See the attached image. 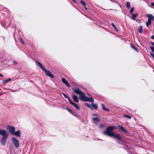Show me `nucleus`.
<instances>
[{
    "label": "nucleus",
    "instance_id": "f257e3e1",
    "mask_svg": "<svg viewBox=\"0 0 154 154\" xmlns=\"http://www.w3.org/2000/svg\"><path fill=\"white\" fill-rule=\"evenodd\" d=\"M116 129V127L114 126H109L107 127L105 131L103 132V133L108 136L113 137L115 139L121 140L122 139L119 135L118 134H115L111 131L113 130Z\"/></svg>",
    "mask_w": 154,
    "mask_h": 154
},
{
    "label": "nucleus",
    "instance_id": "f03ea898",
    "mask_svg": "<svg viewBox=\"0 0 154 154\" xmlns=\"http://www.w3.org/2000/svg\"><path fill=\"white\" fill-rule=\"evenodd\" d=\"M36 63L38 65L39 67L45 72L46 75H48L51 78H54V75H53L51 74V72L49 70L46 69L42 64L40 63L38 61H36Z\"/></svg>",
    "mask_w": 154,
    "mask_h": 154
},
{
    "label": "nucleus",
    "instance_id": "7ed1b4c3",
    "mask_svg": "<svg viewBox=\"0 0 154 154\" xmlns=\"http://www.w3.org/2000/svg\"><path fill=\"white\" fill-rule=\"evenodd\" d=\"M4 132L3 133L4 134V135H1L3 136V137H2L1 141V144L3 146L5 145L7 139L8 135V134L7 133L5 130Z\"/></svg>",
    "mask_w": 154,
    "mask_h": 154
},
{
    "label": "nucleus",
    "instance_id": "20e7f679",
    "mask_svg": "<svg viewBox=\"0 0 154 154\" xmlns=\"http://www.w3.org/2000/svg\"><path fill=\"white\" fill-rule=\"evenodd\" d=\"M11 140L15 148H18L19 147V141L15 137H12L11 138Z\"/></svg>",
    "mask_w": 154,
    "mask_h": 154
},
{
    "label": "nucleus",
    "instance_id": "39448f33",
    "mask_svg": "<svg viewBox=\"0 0 154 154\" xmlns=\"http://www.w3.org/2000/svg\"><path fill=\"white\" fill-rule=\"evenodd\" d=\"M6 129L11 134L13 135L15 131V128L13 126L8 125L6 127Z\"/></svg>",
    "mask_w": 154,
    "mask_h": 154
},
{
    "label": "nucleus",
    "instance_id": "423d86ee",
    "mask_svg": "<svg viewBox=\"0 0 154 154\" xmlns=\"http://www.w3.org/2000/svg\"><path fill=\"white\" fill-rule=\"evenodd\" d=\"M72 90L74 93L79 95H80L83 92H82L81 91L79 88L76 87L73 88Z\"/></svg>",
    "mask_w": 154,
    "mask_h": 154
},
{
    "label": "nucleus",
    "instance_id": "0eeeda50",
    "mask_svg": "<svg viewBox=\"0 0 154 154\" xmlns=\"http://www.w3.org/2000/svg\"><path fill=\"white\" fill-rule=\"evenodd\" d=\"M87 97H86L84 93L83 92L80 95L79 99L85 101V100L86 99Z\"/></svg>",
    "mask_w": 154,
    "mask_h": 154
},
{
    "label": "nucleus",
    "instance_id": "6e6552de",
    "mask_svg": "<svg viewBox=\"0 0 154 154\" xmlns=\"http://www.w3.org/2000/svg\"><path fill=\"white\" fill-rule=\"evenodd\" d=\"M69 102L73 106L77 109L80 110V108L77 104H75V103L73 102L71 100H69Z\"/></svg>",
    "mask_w": 154,
    "mask_h": 154
},
{
    "label": "nucleus",
    "instance_id": "1a4fd4ad",
    "mask_svg": "<svg viewBox=\"0 0 154 154\" xmlns=\"http://www.w3.org/2000/svg\"><path fill=\"white\" fill-rule=\"evenodd\" d=\"M21 134L20 131V130H18L16 131H14L13 135L16 137H20L21 136Z\"/></svg>",
    "mask_w": 154,
    "mask_h": 154
},
{
    "label": "nucleus",
    "instance_id": "9d476101",
    "mask_svg": "<svg viewBox=\"0 0 154 154\" xmlns=\"http://www.w3.org/2000/svg\"><path fill=\"white\" fill-rule=\"evenodd\" d=\"M62 81L65 84L67 87L69 88L70 87V85L68 83L67 81L65 78H62Z\"/></svg>",
    "mask_w": 154,
    "mask_h": 154
},
{
    "label": "nucleus",
    "instance_id": "9b49d317",
    "mask_svg": "<svg viewBox=\"0 0 154 154\" xmlns=\"http://www.w3.org/2000/svg\"><path fill=\"white\" fill-rule=\"evenodd\" d=\"M146 17L148 18V20H154V17L151 14H148L146 15Z\"/></svg>",
    "mask_w": 154,
    "mask_h": 154
},
{
    "label": "nucleus",
    "instance_id": "f8f14e48",
    "mask_svg": "<svg viewBox=\"0 0 154 154\" xmlns=\"http://www.w3.org/2000/svg\"><path fill=\"white\" fill-rule=\"evenodd\" d=\"M72 97L75 102L76 103L79 102L78 98L75 95L73 94L72 95Z\"/></svg>",
    "mask_w": 154,
    "mask_h": 154
},
{
    "label": "nucleus",
    "instance_id": "ddd939ff",
    "mask_svg": "<svg viewBox=\"0 0 154 154\" xmlns=\"http://www.w3.org/2000/svg\"><path fill=\"white\" fill-rule=\"evenodd\" d=\"M118 126L119 128L124 133H128V131H127V130L122 126L120 125H119Z\"/></svg>",
    "mask_w": 154,
    "mask_h": 154
},
{
    "label": "nucleus",
    "instance_id": "4468645a",
    "mask_svg": "<svg viewBox=\"0 0 154 154\" xmlns=\"http://www.w3.org/2000/svg\"><path fill=\"white\" fill-rule=\"evenodd\" d=\"M85 101H89L91 103H94V100L93 97L88 98L87 97L86 99L85 100Z\"/></svg>",
    "mask_w": 154,
    "mask_h": 154
},
{
    "label": "nucleus",
    "instance_id": "2eb2a0df",
    "mask_svg": "<svg viewBox=\"0 0 154 154\" xmlns=\"http://www.w3.org/2000/svg\"><path fill=\"white\" fill-rule=\"evenodd\" d=\"M92 106L93 108V110L95 109L96 110H97L98 109V106L95 103H92Z\"/></svg>",
    "mask_w": 154,
    "mask_h": 154
},
{
    "label": "nucleus",
    "instance_id": "dca6fc26",
    "mask_svg": "<svg viewBox=\"0 0 154 154\" xmlns=\"http://www.w3.org/2000/svg\"><path fill=\"white\" fill-rule=\"evenodd\" d=\"M101 106H102V109L106 111H109V110L108 109H107L105 108L104 105L103 103L101 104Z\"/></svg>",
    "mask_w": 154,
    "mask_h": 154
},
{
    "label": "nucleus",
    "instance_id": "f3484780",
    "mask_svg": "<svg viewBox=\"0 0 154 154\" xmlns=\"http://www.w3.org/2000/svg\"><path fill=\"white\" fill-rule=\"evenodd\" d=\"M85 105L86 106L88 107L91 110H93V108H92V106L90 104H89L88 103H85Z\"/></svg>",
    "mask_w": 154,
    "mask_h": 154
},
{
    "label": "nucleus",
    "instance_id": "a211bd4d",
    "mask_svg": "<svg viewBox=\"0 0 154 154\" xmlns=\"http://www.w3.org/2000/svg\"><path fill=\"white\" fill-rule=\"evenodd\" d=\"M143 30L142 26H140L138 28V32L140 33H142Z\"/></svg>",
    "mask_w": 154,
    "mask_h": 154
},
{
    "label": "nucleus",
    "instance_id": "6ab92c4d",
    "mask_svg": "<svg viewBox=\"0 0 154 154\" xmlns=\"http://www.w3.org/2000/svg\"><path fill=\"white\" fill-rule=\"evenodd\" d=\"M138 15L137 14H132V17L131 18V19L133 20H135V19L137 17V16Z\"/></svg>",
    "mask_w": 154,
    "mask_h": 154
},
{
    "label": "nucleus",
    "instance_id": "aec40b11",
    "mask_svg": "<svg viewBox=\"0 0 154 154\" xmlns=\"http://www.w3.org/2000/svg\"><path fill=\"white\" fill-rule=\"evenodd\" d=\"M151 23V20H148L147 22L146 23V25L148 27H149V25Z\"/></svg>",
    "mask_w": 154,
    "mask_h": 154
},
{
    "label": "nucleus",
    "instance_id": "412c9836",
    "mask_svg": "<svg viewBox=\"0 0 154 154\" xmlns=\"http://www.w3.org/2000/svg\"><path fill=\"white\" fill-rule=\"evenodd\" d=\"M11 80V79L10 78H9L6 80H3V83H7L10 81Z\"/></svg>",
    "mask_w": 154,
    "mask_h": 154
},
{
    "label": "nucleus",
    "instance_id": "4be33fe9",
    "mask_svg": "<svg viewBox=\"0 0 154 154\" xmlns=\"http://www.w3.org/2000/svg\"><path fill=\"white\" fill-rule=\"evenodd\" d=\"M130 5H131L130 3L128 2H126V6L128 9H129L130 8Z\"/></svg>",
    "mask_w": 154,
    "mask_h": 154
},
{
    "label": "nucleus",
    "instance_id": "5701e85b",
    "mask_svg": "<svg viewBox=\"0 0 154 154\" xmlns=\"http://www.w3.org/2000/svg\"><path fill=\"white\" fill-rule=\"evenodd\" d=\"M131 47L133 49H134L136 51H138L137 49L135 48V47L132 44H131Z\"/></svg>",
    "mask_w": 154,
    "mask_h": 154
},
{
    "label": "nucleus",
    "instance_id": "b1692460",
    "mask_svg": "<svg viewBox=\"0 0 154 154\" xmlns=\"http://www.w3.org/2000/svg\"><path fill=\"white\" fill-rule=\"evenodd\" d=\"M92 119L96 122H99L100 121V119L98 118H92Z\"/></svg>",
    "mask_w": 154,
    "mask_h": 154
},
{
    "label": "nucleus",
    "instance_id": "393cba45",
    "mask_svg": "<svg viewBox=\"0 0 154 154\" xmlns=\"http://www.w3.org/2000/svg\"><path fill=\"white\" fill-rule=\"evenodd\" d=\"M111 25H112V26H113V27L115 29V30H116V31H118V29L117 28V27L116 26H115V25L113 23H112L111 24Z\"/></svg>",
    "mask_w": 154,
    "mask_h": 154
},
{
    "label": "nucleus",
    "instance_id": "a878e982",
    "mask_svg": "<svg viewBox=\"0 0 154 154\" xmlns=\"http://www.w3.org/2000/svg\"><path fill=\"white\" fill-rule=\"evenodd\" d=\"M62 94L63 95V96L65 98H67L68 99V100L69 101V100H71L70 99H69L68 96L66 94H65L64 93H62Z\"/></svg>",
    "mask_w": 154,
    "mask_h": 154
},
{
    "label": "nucleus",
    "instance_id": "bb28decb",
    "mask_svg": "<svg viewBox=\"0 0 154 154\" xmlns=\"http://www.w3.org/2000/svg\"><path fill=\"white\" fill-rule=\"evenodd\" d=\"M134 7H133V8H132L130 11V13L131 14H132V13H133V11H134Z\"/></svg>",
    "mask_w": 154,
    "mask_h": 154
},
{
    "label": "nucleus",
    "instance_id": "cd10ccee",
    "mask_svg": "<svg viewBox=\"0 0 154 154\" xmlns=\"http://www.w3.org/2000/svg\"><path fill=\"white\" fill-rule=\"evenodd\" d=\"M81 3L83 6H86V3L84 1H83L81 0Z\"/></svg>",
    "mask_w": 154,
    "mask_h": 154
},
{
    "label": "nucleus",
    "instance_id": "c85d7f7f",
    "mask_svg": "<svg viewBox=\"0 0 154 154\" xmlns=\"http://www.w3.org/2000/svg\"><path fill=\"white\" fill-rule=\"evenodd\" d=\"M4 130H1L0 129V134L1 135H4Z\"/></svg>",
    "mask_w": 154,
    "mask_h": 154
},
{
    "label": "nucleus",
    "instance_id": "c756f323",
    "mask_svg": "<svg viewBox=\"0 0 154 154\" xmlns=\"http://www.w3.org/2000/svg\"><path fill=\"white\" fill-rule=\"evenodd\" d=\"M124 117L128 118V119H131V117L130 116H128V115H124Z\"/></svg>",
    "mask_w": 154,
    "mask_h": 154
},
{
    "label": "nucleus",
    "instance_id": "7c9ffc66",
    "mask_svg": "<svg viewBox=\"0 0 154 154\" xmlns=\"http://www.w3.org/2000/svg\"><path fill=\"white\" fill-rule=\"evenodd\" d=\"M19 40H20V42L21 43H22L23 44H24V42H23V39L22 38H20Z\"/></svg>",
    "mask_w": 154,
    "mask_h": 154
},
{
    "label": "nucleus",
    "instance_id": "2f4dec72",
    "mask_svg": "<svg viewBox=\"0 0 154 154\" xmlns=\"http://www.w3.org/2000/svg\"><path fill=\"white\" fill-rule=\"evenodd\" d=\"M105 126V125L104 124H101L100 125V128H102L103 127H104Z\"/></svg>",
    "mask_w": 154,
    "mask_h": 154
},
{
    "label": "nucleus",
    "instance_id": "473e14b6",
    "mask_svg": "<svg viewBox=\"0 0 154 154\" xmlns=\"http://www.w3.org/2000/svg\"><path fill=\"white\" fill-rule=\"evenodd\" d=\"M151 50L154 53V47L153 46H151L150 47Z\"/></svg>",
    "mask_w": 154,
    "mask_h": 154
},
{
    "label": "nucleus",
    "instance_id": "72a5a7b5",
    "mask_svg": "<svg viewBox=\"0 0 154 154\" xmlns=\"http://www.w3.org/2000/svg\"><path fill=\"white\" fill-rule=\"evenodd\" d=\"M66 109L68 110L70 112H71V111H72L71 110L68 109V108H66Z\"/></svg>",
    "mask_w": 154,
    "mask_h": 154
},
{
    "label": "nucleus",
    "instance_id": "f704fd0d",
    "mask_svg": "<svg viewBox=\"0 0 154 154\" xmlns=\"http://www.w3.org/2000/svg\"><path fill=\"white\" fill-rule=\"evenodd\" d=\"M150 54L151 56L153 57V58H154V54L152 53H151Z\"/></svg>",
    "mask_w": 154,
    "mask_h": 154
},
{
    "label": "nucleus",
    "instance_id": "c9c22d12",
    "mask_svg": "<svg viewBox=\"0 0 154 154\" xmlns=\"http://www.w3.org/2000/svg\"><path fill=\"white\" fill-rule=\"evenodd\" d=\"M92 116H98V115L97 114H92Z\"/></svg>",
    "mask_w": 154,
    "mask_h": 154
},
{
    "label": "nucleus",
    "instance_id": "e433bc0d",
    "mask_svg": "<svg viewBox=\"0 0 154 154\" xmlns=\"http://www.w3.org/2000/svg\"><path fill=\"white\" fill-rule=\"evenodd\" d=\"M151 38L153 39H154V35L151 36Z\"/></svg>",
    "mask_w": 154,
    "mask_h": 154
},
{
    "label": "nucleus",
    "instance_id": "4c0bfd02",
    "mask_svg": "<svg viewBox=\"0 0 154 154\" xmlns=\"http://www.w3.org/2000/svg\"><path fill=\"white\" fill-rule=\"evenodd\" d=\"M74 115V116H76L77 118H79V116H78L77 115Z\"/></svg>",
    "mask_w": 154,
    "mask_h": 154
},
{
    "label": "nucleus",
    "instance_id": "58836bf2",
    "mask_svg": "<svg viewBox=\"0 0 154 154\" xmlns=\"http://www.w3.org/2000/svg\"><path fill=\"white\" fill-rule=\"evenodd\" d=\"M73 2H74V3H76L77 2L76 0H72Z\"/></svg>",
    "mask_w": 154,
    "mask_h": 154
},
{
    "label": "nucleus",
    "instance_id": "ea45409f",
    "mask_svg": "<svg viewBox=\"0 0 154 154\" xmlns=\"http://www.w3.org/2000/svg\"><path fill=\"white\" fill-rule=\"evenodd\" d=\"M151 5L153 6H154V2H152L151 3Z\"/></svg>",
    "mask_w": 154,
    "mask_h": 154
},
{
    "label": "nucleus",
    "instance_id": "a19ab883",
    "mask_svg": "<svg viewBox=\"0 0 154 154\" xmlns=\"http://www.w3.org/2000/svg\"><path fill=\"white\" fill-rule=\"evenodd\" d=\"M151 44H152V45L154 46V42H151Z\"/></svg>",
    "mask_w": 154,
    "mask_h": 154
},
{
    "label": "nucleus",
    "instance_id": "79ce46f5",
    "mask_svg": "<svg viewBox=\"0 0 154 154\" xmlns=\"http://www.w3.org/2000/svg\"><path fill=\"white\" fill-rule=\"evenodd\" d=\"M0 76L1 77H3V76L2 74L0 73Z\"/></svg>",
    "mask_w": 154,
    "mask_h": 154
},
{
    "label": "nucleus",
    "instance_id": "37998d69",
    "mask_svg": "<svg viewBox=\"0 0 154 154\" xmlns=\"http://www.w3.org/2000/svg\"><path fill=\"white\" fill-rule=\"evenodd\" d=\"M13 63H16V62L15 61H13Z\"/></svg>",
    "mask_w": 154,
    "mask_h": 154
},
{
    "label": "nucleus",
    "instance_id": "c03bdc74",
    "mask_svg": "<svg viewBox=\"0 0 154 154\" xmlns=\"http://www.w3.org/2000/svg\"><path fill=\"white\" fill-rule=\"evenodd\" d=\"M85 9L86 10L88 9L86 7H85Z\"/></svg>",
    "mask_w": 154,
    "mask_h": 154
},
{
    "label": "nucleus",
    "instance_id": "a18cd8bd",
    "mask_svg": "<svg viewBox=\"0 0 154 154\" xmlns=\"http://www.w3.org/2000/svg\"><path fill=\"white\" fill-rule=\"evenodd\" d=\"M119 5L120 7L121 8V7H122V6H121V5Z\"/></svg>",
    "mask_w": 154,
    "mask_h": 154
},
{
    "label": "nucleus",
    "instance_id": "49530a36",
    "mask_svg": "<svg viewBox=\"0 0 154 154\" xmlns=\"http://www.w3.org/2000/svg\"><path fill=\"white\" fill-rule=\"evenodd\" d=\"M12 91H14V90H12Z\"/></svg>",
    "mask_w": 154,
    "mask_h": 154
}]
</instances>
